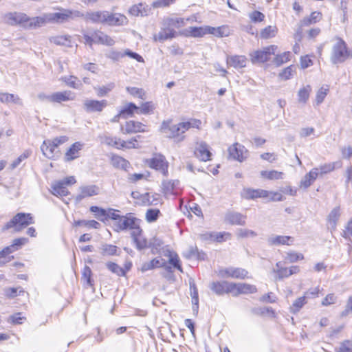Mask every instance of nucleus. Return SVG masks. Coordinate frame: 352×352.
<instances>
[{"label": "nucleus", "instance_id": "1", "mask_svg": "<svg viewBox=\"0 0 352 352\" xmlns=\"http://www.w3.org/2000/svg\"><path fill=\"white\" fill-rule=\"evenodd\" d=\"M189 125L184 122L177 124H172L171 120H164L160 126V131L166 134V138L174 139L175 142H182L184 140V133L188 131Z\"/></svg>", "mask_w": 352, "mask_h": 352}, {"label": "nucleus", "instance_id": "2", "mask_svg": "<svg viewBox=\"0 0 352 352\" xmlns=\"http://www.w3.org/2000/svg\"><path fill=\"white\" fill-rule=\"evenodd\" d=\"M336 40L331 54V63L337 65L352 58V50L348 48L346 43L340 37H336Z\"/></svg>", "mask_w": 352, "mask_h": 352}, {"label": "nucleus", "instance_id": "3", "mask_svg": "<svg viewBox=\"0 0 352 352\" xmlns=\"http://www.w3.org/2000/svg\"><path fill=\"white\" fill-rule=\"evenodd\" d=\"M33 223H34V221L32 214L19 212L5 224L2 230L5 231L10 228H14L15 232H19L23 229Z\"/></svg>", "mask_w": 352, "mask_h": 352}, {"label": "nucleus", "instance_id": "4", "mask_svg": "<svg viewBox=\"0 0 352 352\" xmlns=\"http://www.w3.org/2000/svg\"><path fill=\"white\" fill-rule=\"evenodd\" d=\"M69 140L66 135L56 137L53 140H44L41 146L43 154L49 159H54L59 155L58 147Z\"/></svg>", "mask_w": 352, "mask_h": 352}, {"label": "nucleus", "instance_id": "5", "mask_svg": "<svg viewBox=\"0 0 352 352\" xmlns=\"http://www.w3.org/2000/svg\"><path fill=\"white\" fill-rule=\"evenodd\" d=\"M82 16L83 12L79 10L61 9L60 12L48 13L47 19L49 22L63 23L77 18H81Z\"/></svg>", "mask_w": 352, "mask_h": 352}, {"label": "nucleus", "instance_id": "6", "mask_svg": "<svg viewBox=\"0 0 352 352\" xmlns=\"http://www.w3.org/2000/svg\"><path fill=\"white\" fill-rule=\"evenodd\" d=\"M141 220L136 218L133 213H127L122 216L120 221L115 223L116 231L131 230L134 231L140 228Z\"/></svg>", "mask_w": 352, "mask_h": 352}, {"label": "nucleus", "instance_id": "7", "mask_svg": "<svg viewBox=\"0 0 352 352\" xmlns=\"http://www.w3.org/2000/svg\"><path fill=\"white\" fill-rule=\"evenodd\" d=\"M278 47L272 45L264 47L261 50H256L250 54L251 61L253 64L263 63L270 60L271 56L274 55Z\"/></svg>", "mask_w": 352, "mask_h": 352}, {"label": "nucleus", "instance_id": "8", "mask_svg": "<svg viewBox=\"0 0 352 352\" xmlns=\"http://www.w3.org/2000/svg\"><path fill=\"white\" fill-rule=\"evenodd\" d=\"M108 11L107 10H97L89 11L83 13L82 18L87 22H91L95 24L107 25Z\"/></svg>", "mask_w": 352, "mask_h": 352}, {"label": "nucleus", "instance_id": "9", "mask_svg": "<svg viewBox=\"0 0 352 352\" xmlns=\"http://www.w3.org/2000/svg\"><path fill=\"white\" fill-rule=\"evenodd\" d=\"M248 274L246 270L240 267H230L221 268L219 270V276L222 278L244 279Z\"/></svg>", "mask_w": 352, "mask_h": 352}, {"label": "nucleus", "instance_id": "10", "mask_svg": "<svg viewBox=\"0 0 352 352\" xmlns=\"http://www.w3.org/2000/svg\"><path fill=\"white\" fill-rule=\"evenodd\" d=\"M210 289L217 295L231 294L232 296L233 283L226 280L212 282L210 286Z\"/></svg>", "mask_w": 352, "mask_h": 352}, {"label": "nucleus", "instance_id": "11", "mask_svg": "<svg viewBox=\"0 0 352 352\" xmlns=\"http://www.w3.org/2000/svg\"><path fill=\"white\" fill-rule=\"evenodd\" d=\"M5 20L6 23L10 25H16L18 24L27 26V23L30 20V17L27 14L21 12H9L5 15Z\"/></svg>", "mask_w": 352, "mask_h": 352}, {"label": "nucleus", "instance_id": "12", "mask_svg": "<svg viewBox=\"0 0 352 352\" xmlns=\"http://www.w3.org/2000/svg\"><path fill=\"white\" fill-rule=\"evenodd\" d=\"M148 165L151 168L160 171L166 175L168 173V162L164 155L155 154L149 160Z\"/></svg>", "mask_w": 352, "mask_h": 352}, {"label": "nucleus", "instance_id": "13", "mask_svg": "<svg viewBox=\"0 0 352 352\" xmlns=\"http://www.w3.org/2000/svg\"><path fill=\"white\" fill-rule=\"evenodd\" d=\"M106 100H85L83 104L84 109L87 113L101 112L107 106Z\"/></svg>", "mask_w": 352, "mask_h": 352}, {"label": "nucleus", "instance_id": "14", "mask_svg": "<svg viewBox=\"0 0 352 352\" xmlns=\"http://www.w3.org/2000/svg\"><path fill=\"white\" fill-rule=\"evenodd\" d=\"M142 233L141 228L131 232V237L136 249L139 251L148 248V245H149V241L143 236Z\"/></svg>", "mask_w": 352, "mask_h": 352}, {"label": "nucleus", "instance_id": "15", "mask_svg": "<svg viewBox=\"0 0 352 352\" xmlns=\"http://www.w3.org/2000/svg\"><path fill=\"white\" fill-rule=\"evenodd\" d=\"M195 156L199 160L207 162L211 160L212 153L209 150V146L205 142H197L195 151Z\"/></svg>", "mask_w": 352, "mask_h": 352}, {"label": "nucleus", "instance_id": "16", "mask_svg": "<svg viewBox=\"0 0 352 352\" xmlns=\"http://www.w3.org/2000/svg\"><path fill=\"white\" fill-rule=\"evenodd\" d=\"M257 292L255 285L245 283H233L232 296H238L241 294H251Z\"/></svg>", "mask_w": 352, "mask_h": 352}, {"label": "nucleus", "instance_id": "17", "mask_svg": "<svg viewBox=\"0 0 352 352\" xmlns=\"http://www.w3.org/2000/svg\"><path fill=\"white\" fill-rule=\"evenodd\" d=\"M120 131L123 134H131L146 131L145 126L142 122L134 120H129L126 122L124 126H121Z\"/></svg>", "mask_w": 352, "mask_h": 352}, {"label": "nucleus", "instance_id": "18", "mask_svg": "<svg viewBox=\"0 0 352 352\" xmlns=\"http://www.w3.org/2000/svg\"><path fill=\"white\" fill-rule=\"evenodd\" d=\"M107 25L109 26H122L128 23V19L126 16L120 13H113L108 11Z\"/></svg>", "mask_w": 352, "mask_h": 352}, {"label": "nucleus", "instance_id": "19", "mask_svg": "<svg viewBox=\"0 0 352 352\" xmlns=\"http://www.w3.org/2000/svg\"><path fill=\"white\" fill-rule=\"evenodd\" d=\"M177 32L173 28H170L164 25L162 22V27L157 34L154 35V40L160 42H164L168 39H171L176 37Z\"/></svg>", "mask_w": 352, "mask_h": 352}, {"label": "nucleus", "instance_id": "20", "mask_svg": "<svg viewBox=\"0 0 352 352\" xmlns=\"http://www.w3.org/2000/svg\"><path fill=\"white\" fill-rule=\"evenodd\" d=\"M228 152L231 158L239 162H243L246 158V156H244V153H247L248 151L244 146L235 143L228 148Z\"/></svg>", "mask_w": 352, "mask_h": 352}, {"label": "nucleus", "instance_id": "21", "mask_svg": "<svg viewBox=\"0 0 352 352\" xmlns=\"http://www.w3.org/2000/svg\"><path fill=\"white\" fill-rule=\"evenodd\" d=\"M225 221L231 225L244 226L246 216L237 212H228L225 216Z\"/></svg>", "mask_w": 352, "mask_h": 352}, {"label": "nucleus", "instance_id": "22", "mask_svg": "<svg viewBox=\"0 0 352 352\" xmlns=\"http://www.w3.org/2000/svg\"><path fill=\"white\" fill-rule=\"evenodd\" d=\"M84 144L76 142L72 144L65 155L66 162L72 161L80 156V151L82 149Z\"/></svg>", "mask_w": 352, "mask_h": 352}, {"label": "nucleus", "instance_id": "23", "mask_svg": "<svg viewBox=\"0 0 352 352\" xmlns=\"http://www.w3.org/2000/svg\"><path fill=\"white\" fill-rule=\"evenodd\" d=\"M270 195V192L263 189L246 188L243 191V197L247 199H254L256 198H266Z\"/></svg>", "mask_w": 352, "mask_h": 352}, {"label": "nucleus", "instance_id": "24", "mask_svg": "<svg viewBox=\"0 0 352 352\" xmlns=\"http://www.w3.org/2000/svg\"><path fill=\"white\" fill-rule=\"evenodd\" d=\"M248 59L245 56L234 55L227 58L228 65L236 69L243 68L246 66Z\"/></svg>", "mask_w": 352, "mask_h": 352}, {"label": "nucleus", "instance_id": "25", "mask_svg": "<svg viewBox=\"0 0 352 352\" xmlns=\"http://www.w3.org/2000/svg\"><path fill=\"white\" fill-rule=\"evenodd\" d=\"M340 217V208L339 206L332 209L327 217V227L331 232L336 230L337 222Z\"/></svg>", "mask_w": 352, "mask_h": 352}, {"label": "nucleus", "instance_id": "26", "mask_svg": "<svg viewBox=\"0 0 352 352\" xmlns=\"http://www.w3.org/2000/svg\"><path fill=\"white\" fill-rule=\"evenodd\" d=\"M52 102L60 103L75 99V94L71 91L55 92L52 94Z\"/></svg>", "mask_w": 352, "mask_h": 352}, {"label": "nucleus", "instance_id": "27", "mask_svg": "<svg viewBox=\"0 0 352 352\" xmlns=\"http://www.w3.org/2000/svg\"><path fill=\"white\" fill-rule=\"evenodd\" d=\"M166 261L161 258L157 257L152 259L148 262L144 263L140 268L142 272H145L148 270H153L155 268H159L165 266Z\"/></svg>", "mask_w": 352, "mask_h": 352}, {"label": "nucleus", "instance_id": "28", "mask_svg": "<svg viewBox=\"0 0 352 352\" xmlns=\"http://www.w3.org/2000/svg\"><path fill=\"white\" fill-rule=\"evenodd\" d=\"M95 43L112 46L115 44L114 40L103 32L96 30L94 32Z\"/></svg>", "mask_w": 352, "mask_h": 352}, {"label": "nucleus", "instance_id": "29", "mask_svg": "<svg viewBox=\"0 0 352 352\" xmlns=\"http://www.w3.org/2000/svg\"><path fill=\"white\" fill-rule=\"evenodd\" d=\"M293 242L294 238L289 236L272 235L267 239L269 245H289V241Z\"/></svg>", "mask_w": 352, "mask_h": 352}, {"label": "nucleus", "instance_id": "30", "mask_svg": "<svg viewBox=\"0 0 352 352\" xmlns=\"http://www.w3.org/2000/svg\"><path fill=\"white\" fill-rule=\"evenodd\" d=\"M102 142L105 144L114 147L118 149L124 148L125 146V141L122 140L117 137H112L109 135H104L101 138Z\"/></svg>", "mask_w": 352, "mask_h": 352}, {"label": "nucleus", "instance_id": "31", "mask_svg": "<svg viewBox=\"0 0 352 352\" xmlns=\"http://www.w3.org/2000/svg\"><path fill=\"white\" fill-rule=\"evenodd\" d=\"M318 175H319L318 168H314L307 174H306L305 175V177L302 179V180L300 182L301 186L305 188H309L314 183V182L316 179Z\"/></svg>", "mask_w": 352, "mask_h": 352}, {"label": "nucleus", "instance_id": "32", "mask_svg": "<svg viewBox=\"0 0 352 352\" xmlns=\"http://www.w3.org/2000/svg\"><path fill=\"white\" fill-rule=\"evenodd\" d=\"M111 162L113 167L124 170L126 172H128L129 169L131 168L130 162L119 155H113Z\"/></svg>", "mask_w": 352, "mask_h": 352}, {"label": "nucleus", "instance_id": "33", "mask_svg": "<svg viewBox=\"0 0 352 352\" xmlns=\"http://www.w3.org/2000/svg\"><path fill=\"white\" fill-rule=\"evenodd\" d=\"M179 180H171L163 182V190L166 195H177L179 194Z\"/></svg>", "mask_w": 352, "mask_h": 352}, {"label": "nucleus", "instance_id": "34", "mask_svg": "<svg viewBox=\"0 0 352 352\" xmlns=\"http://www.w3.org/2000/svg\"><path fill=\"white\" fill-rule=\"evenodd\" d=\"M52 193L56 197H65L69 195V191L65 184L60 180L52 185Z\"/></svg>", "mask_w": 352, "mask_h": 352}, {"label": "nucleus", "instance_id": "35", "mask_svg": "<svg viewBox=\"0 0 352 352\" xmlns=\"http://www.w3.org/2000/svg\"><path fill=\"white\" fill-rule=\"evenodd\" d=\"M138 107L133 102H129L123 107L120 111L122 115V119H126L136 113L138 114Z\"/></svg>", "mask_w": 352, "mask_h": 352}, {"label": "nucleus", "instance_id": "36", "mask_svg": "<svg viewBox=\"0 0 352 352\" xmlns=\"http://www.w3.org/2000/svg\"><path fill=\"white\" fill-rule=\"evenodd\" d=\"M48 13L45 14L43 16H36L33 18H30L29 21L26 23L27 26L25 28H35L42 26L48 21Z\"/></svg>", "mask_w": 352, "mask_h": 352}, {"label": "nucleus", "instance_id": "37", "mask_svg": "<svg viewBox=\"0 0 352 352\" xmlns=\"http://www.w3.org/2000/svg\"><path fill=\"white\" fill-rule=\"evenodd\" d=\"M100 254L103 256L119 255L118 248L116 245L104 243L100 248Z\"/></svg>", "mask_w": 352, "mask_h": 352}, {"label": "nucleus", "instance_id": "38", "mask_svg": "<svg viewBox=\"0 0 352 352\" xmlns=\"http://www.w3.org/2000/svg\"><path fill=\"white\" fill-rule=\"evenodd\" d=\"M163 22L164 23V25L170 28H179L186 25L185 19L184 18L167 17L163 20Z\"/></svg>", "mask_w": 352, "mask_h": 352}, {"label": "nucleus", "instance_id": "39", "mask_svg": "<svg viewBox=\"0 0 352 352\" xmlns=\"http://www.w3.org/2000/svg\"><path fill=\"white\" fill-rule=\"evenodd\" d=\"M0 102L6 104H8L10 102L21 104V99L18 95L3 92H0Z\"/></svg>", "mask_w": 352, "mask_h": 352}, {"label": "nucleus", "instance_id": "40", "mask_svg": "<svg viewBox=\"0 0 352 352\" xmlns=\"http://www.w3.org/2000/svg\"><path fill=\"white\" fill-rule=\"evenodd\" d=\"M311 87L309 85L304 86L298 92V101L299 103L305 104L309 100Z\"/></svg>", "mask_w": 352, "mask_h": 352}, {"label": "nucleus", "instance_id": "41", "mask_svg": "<svg viewBox=\"0 0 352 352\" xmlns=\"http://www.w3.org/2000/svg\"><path fill=\"white\" fill-rule=\"evenodd\" d=\"M322 19V14L319 12H313L308 17H305L301 21L302 26H309L311 24L316 23Z\"/></svg>", "mask_w": 352, "mask_h": 352}, {"label": "nucleus", "instance_id": "42", "mask_svg": "<svg viewBox=\"0 0 352 352\" xmlns=\"http://www.w3.org/2000/svg\"><path fill=\"white\" fill-rule=\"evenodd\" d=\"M185 32L186 36L201 38L205 35L204 27H190Z\"/></svg>", "mask_w": 352, "mask_h": 352}, {"label": "nucleus", "instance_id": "43", "mask_svg": "<svg viewBox=\"0 0 352 352\" xmlns=\"http://www.w3.org/2000/svg\"><path fill=\"white\" fill-rule=\"evenodd\" d=\"M62 80L68 85L69 87L74 89H80L82 83L77 77L74 76H65L62 78Z\"/></svg>", "mask_w": 352, "mask_h": 352}, {"label": "nucleus", "instance_id": "44", "mask_svg": "<svg viewBox=\"0 0 352 352\" xmlns=\"http://www.w3.org/2000/svg\"><path fill=\"white\" fill-rule=\"evenodd\" d=\"M106 266L109 271L118 276H124L126 275V271L124 269L119 266L116 263L107 262L106 263Z\"/></svg>", "mask_w": 352, "mask_h": 352}, {"label": "nucleus", "instance_id": "45", "mask_svg": "<svg viewBox=\"0 0 352 352\" xmlns=\"http://www.w3.org/2000/svg\"><path fill=\"white\" fill-rule=\"evenodd\" d=\"M155 109V104L151 102H146L142 104L141 107H138V114H149L153 111Z\"/></svg>", "mask_w": 352, "mask_h": 352}, {"label": "nucleus", "instance_id": "46", "mask_svg": "<svg viewBox=\"0 0 352 352\" xmlns=\"http://www.w3.org/2000/svg\"><path fill=\"white\" fill-rule=\"evenodd\" d=\"M261 175L262 177L265 178H267L270 180H274L282 179L283 173L275 170L270 171L262 170L261 172Z\"/></svg>", "mask_w": 352, "mask_h": 352}, {"label": "nucleus", "instance_id": "47", "mask_svg": "<svg viewBox=\"0 0 352 352\" xmlns=\"http://www.w3.org/2000/svg\"><path fill=\"white\" fill-rule=\"evenodd\" d=\"M91 276H92V272H91V268L89 266L85 265L82 270V279L89 287H91L94 285V280L92 279Z\"/></svg>", "mask_w": 352, "mask_h": 352}, {"label": "nucleus", "instance_id": "48", "mask_svg": "<svg viewBox=\"0 0 352 352\" xmlns=\"http://www.w3.org/2000/svg\"><path fill=\"white\" fill-rule=\"evenodd\" d=\"M115 87V84L113 82H110L107 85L95 87L94 89L97 91V95L99 97H103L108 94L111 91H112Z\"/></svg>", "mask_w": 352, "mask_h": 352}, {"label": "nucleus", "instance_id": "49", "mask_svg": "<svg viewBox=\"0 0 352 352\" xmlns=\"http://www.w3.org/2000/svg\"><path fill=\"white\" fill-rule=\"evenodd\" d=\"M336 166H340V163L339 162L328 163L321 165L318 168L319 174H327L333 171Z\"/></svg>", "mask_w": 352, "mask_h": 352}, {"label": "nucleus", "instance_id": "50", "mask_svg": "<svg viewBox=\"0 0 352 352\" xmlns=\"http://www.w3.org/2000/svg\"><path fill=\"white\" fill-rule=\"evenodd\" d=\"M290 52H285L281 54H278L275 56L274 62L277 66H280L284 63L289 61L290 60Z\"/></svg>", "mask_w": 352, "mask_h": 352}, {"label": "nucleus", "instance_id": "51", "mask_svg": "<svg viewBox=\"0 0 352 352\" xmlns=\"http://www.w3.org/2000/svg\"><path fill=\"white\" fill-rule=\"evenodd\" d=\"M236 236L239 238H254L257 236V233L252 230L239 228L236 231Z\"/></svg>", "mask_w": 352, "mask_h": 352}, {"label": "nucleus", "instance_id": "52", "mask_svg": "<svg viewBox=\"0 0 352 352\" xmlns=\"http://www.w3.org/2000/svg\"><path fill=\"white\" fill-rule=\"evenodd\" d=\"M276 27L269 25L261 32V37L265 39L274 37L276 35Z\"/></svg>", "mask_w": 352, "mask_h": 352}, {"label": "nucleus", "instance_id": "53", "mask_svg": "<svg viewBox=\"0 0 352 352\" xmlns=\"http://www.w3.org/2000/svg\"><path fill=\"white\" fill-rule=\"evenodd\" d=\"M80 192H82L84 195L86 197H91L93 195H98V187L95 185L92 186H86L80 187Z\"/></svg>", "mask_w": 352, "mask_h": 352}, {"label": "nucleus", "instance_id": "54", "mask_svg": "<svg viewBox=\"0 0 352 352\" xmlns=\"http://www.w3.org/2000/svg\"><path fill=\"white\" fill-rule=\"evenodd\" d=\"M252 314L263 318L275 317V312L273 309H252Z\"/></svg>", "mask_w": 352, "mask_h": 352}, {"label": "nucleus", "instance_id": "55", "mask_svg": "<svg viewBox=\"0 0 352 352\" xmlns=\"http://www.w3.org/2000/svg\"><path fill=\"white\" fill-rule=\"evenodd\" d=\"M25 292L21 287H10L5 289V294L9 298H14L21 294H24Z\"/></svg>", "mask_w": 352, "mask_h": 352}, {"label": "nucleus", "instance_id": "56", "mask_svg": "<svg viewBox=\"0 0 352 352\" xmlns=\"http://www.w3.org/2000/svg\"><path fill=\"white\" fill-rule=\"evenodd\" d=\"M160 214L159 209H148L146 213V219L149 223L154 222L157 221Z\"/></svg>", "mask_w": 352, "mask_h": 352}, {"label": "nucleus", "instance_id": "57", "mask_svg": "<svg viewBox=\"0 0 352 352\" xmlns=\"http://www.w3.org/2000/svg\"><path fill=\"white\" fill-rule=\"evenodd\" d=\"M329 92L328 88L321 87L316 93V102L317 105L321 104Z\"/></svg>", "mask_w": 352, "mask_h": 352}, {"label": "nucleus", "instance_id": "58", "mask_svg": "<svg viewBox=\"0 0 352 352\" xmlns=\"http://www.w3.org/2000/svg\"><path fill=\"white\" fill-rule=\"evenodd\" d=\"M304 256L302 254L294 251L287 252L285 257V259L289 263H294L298 260H302Z\"/></svg>", "mask_w": 352, "mask_h": 352}, {"label": "nucleus", "instance_id": "59", "mask_svg": "<svg viewBox=\"0 0 352 352\" xmlns=\"http://www.w3.org/2000/svg\"><path fill=\"white\" fill-rule=\"evenodd\" d=\"M342 236L352 243V218L348 222L345 229L343 230Z\"/></svg>", "mask_w": 352, "mask_h": 352}, {"label": "nucleus", "instance_id": "60", "mask_svg": "<svg viewBox=\"0 0 352 352\" xmlns=\"http://www.w3.org/2000/svg\"><path fill=\"white\" fill-rule=\"evenodd\" d=\"M126 91H128V93H129L133 96L138 97L141 99H144L145 93L142 89L128 87H126Z\"/></svg>", "mask_w": 352, "mask_h": 352}, {"label": "nucleus", "instance_id": "61", "mask_svg": "<svg viewBox=\"0 0 352 352\" xmlns=\"http://www.w3.org/2000/svg\"><path fill=\"white\" fill-rule=\"evenodd\" d=\"M322 290L319 287H312L306 291L304 295L307 298H315L318 296Z\"/></svg>", "mask_w": 352, "mask_h": 352}, {"label": "nucleus", "instance_id": "62", "mask_svg": "<svg viewBox=\"0 0 352 352\" xmlns=\"http://www.w3.org/2000/svg\"><path fill=\"white\" fill-rule=\"evenodd\" d=\"M90 211L94 212L96 217L99 219L101 217H103L105 218L106 215L107 214V212L98 206H93L90 207Z\"/></svg>", "mask_w": 352, "mask_h": 352}, {"label": "nucleus", "instance_id": "63", "mask_svg": "<svg viewBox=\"0 0 352 352\" xmlns=\"http://www.w3.org/2000/svg\"><path fill=\"white\" fill-rule=\"evenodd\" d=\"M107 56L113 60L118 61L124 57V52L112 50L109 52Z\"/></svg>", "mask_w": 352, "mask_h": 352}, {"label": "nucleus", "instance_id": "64", "mask_svg": "<svg viewBox=\"0 0 352 352\" xmlns=\"http://www.w3.org/2000/svg\"><path fill=\"white\" fill-rule=\"evenodd\" d=\"M337 352H352V341L345 340L342 342Z\"/></svg>", "mask_w": 352, "mask_h": 352}]
</instances>
